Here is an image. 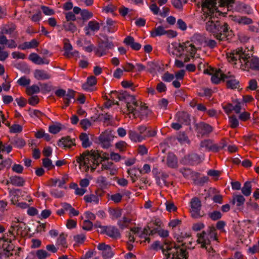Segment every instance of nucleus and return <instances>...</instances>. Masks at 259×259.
<instances>
[{
    "label": "nucleus",
    "instance_id": "28",
    "mask_svg": "<svg viewBox=\"0 0 259 259\" xmlns=\"http://www.w3.org/2000/svg\"><path fill=\"white\" fill-rule=\"evenodd\" d=\"M225 80L227 83V86L228 88L230 89H236L238 86V81L234 78V77L230 74V72H228L227 75H226Z\"/></svg>",
    "mask_w": 259,
    "mask_h": 259
},
{
    "label": "nucleus",
    "instance_id": "35",
    "mask_svg": "<svg viewBox=\"0 0 259 259\" xmlns=\"http://www.w3.org/2000/svg\"><path fill=\"white\" fill-rule=\"evenodd\" d=\"M74 140L71 139L69 137L62 138L59 140V145L64 147L70 148L72 146L74 145Z\"/></svg>",
    "mask_w": 259,
    "mask_h": 259
},
{
    "label": "nucleus",
    "instance_id": "30",
    "mask_svg": "<svg viewBox=\"0 0 259 259\" xmlns=\"http://www.w3.org/2000/svg\"><path fill=\"white\" fill-rule=\"evenodd\" d=\"M64 56L70 58L73 56H75L78 55V52L76 51H72L73 48L71 45L68 42H65L64 45Z\"/></svg>",
    "mask_w": 259,
    "mask_h": 259
},
{
    "label": "nucleus",
    "instance_id": "57",
    "mask_svg": "<svg viewBox=\"0 0 259 259\" xmlns=\"http://www.w3.org/2000/svg\"><path fill=\"white\" fill-rule=\"evenodd\" d=\"M42 164L43 166L48 170L51 169L54 167V165L52 164V160L47 158L42 159Z\"/></svg>",
    "mask_w": 259,
    "mask_h": 259
},
{
    "label": "nucleus",
    "instance_id": "6",
    "mask_svg": "<svg viewBox=\"0 0 259 259\" xmlns=\"http://www.w3.org/2000/svg\"><path fill=\"white\" fill-rule=\"evenodd\" d=\"M151 230L149 227H146L143 230L142 232L140 234V228L138 227H135L131 228L130 231L128 233L127 237L128 238V241L130 242H134L135 240V237H139L141 239L139 241L142 242H145L147 241L148 242H150V239L149 236L151 235V233L148 232L147 233L146 232V230Z\"/></svg>",
    "mask_w": 259,
    "mask_h": 259
},
{
    "label": "nucleus",
    "instance_id": "27",
    "mask_svg": "<svg viewBox=\"0 0 259 259\" xmlns=\"http://www.w3.org/2000/svg\"><path fill=\"white\" fill-rule=\"evenodd\" d=\"M34 76L37 80H46L51 77V75L44 70H35Z\"/></svg>",
    "mask_w": 259,
    "mask_h": 259
},
{
    "label": "nucleus",
    "instance_id": "36",
    "mask_svg": "<svg viewBox=\"0 0 259 259\" xmlns=\"http://www.w3.org/2000/svg\"><path fill=\"white\" fill-rule=\"evenodd\" d=\"M166 164L168 167L171 168H176L177 167V159L173 153H169L167 155Z\"/></svg>",
    "mask_w": 259,
    "mask_h": 259
},
{
    "label": "nucleus",
    "instance_id": "43",
    "mask_svg": "<svg viewBox=\"0 0 259 259\" xmlns=\"http://www.w3.org/2000/svg\"><path fill=\"white\" fill-rule=\"evenodd\" d=\"M84 200L86 202L93 203L95 204H98L99 202V196L94 194L85 195L84 196Z\"/></svg>",
    "mask_w": 259,
    "mask_h": 259
},
{
    "label": "nucleus",
    "instance_id": "13",
    "mask_svg": "<svg viewBox=\"0 0 259 259\" xmlns=\"http://www.w3.org/2000/svg\"><path fill=\"white\" fill-rule=\"evenodd\" d=\"M113 139L111 132L105 131L102 133L99 137V144L105 149H108L111 146V142Z\"/></svg>",
    "mask_w": 259,
    "mask_h": 259
},
{
    "label": "nucleus",
    "instance_id": "22",
    "mask_svg": "<svg viewBox=\"0 0 259 259\" xmlns=\"http://www.w3.org/2000/svg\"><path fill=\"white\" fill-rule=\"evenodd\" d=\"M183 161L185 164L194 165L199 163L200 159L197 154L192 153L186 156Z\"/></svg>",
    "mask_w": 259,
    "mask_h": 259
},
{
    "label": "nucleus",
    "instance_id": "21",
    "mask_svg": "<svg viewBox=\"0 0 259 259\" xmlns=\"http://www.w3.org/2000/svg\"><path fill=\"white\" fill-rule=\"evenodd\" d=\"M100 163L102 170H108L111 176L115 175L117 173L118 168L113 162L107 161L106 162H100Z\"/></svg>",
    "mask_w": 259,
    "mask_h": 259
},
{
    "label": "nucleus",
    "instance_id": "60",
    "mask_svg": "<svg viewBox=\"0 0 259 259\" xmlns=\"http://www.w3.org/2000/svg\"><path fill=\"white\" fill-rule=\"evenodd\" d=\"M67 237V235L65 234L64 233H62L60 235L59 238L57 240V242L59 244L62 245L63 247H66L67 246L66 245V238Z\"/></svg>",
    "mask_w": 259,
    "mask_h": 259
},
{
    "label": "nucleus",
    "instance_id": "5",
    "mask_svg": "<svg viewBox=\"0 0 259 259\" xmlns=\"http://www.w3.org/2000/svg\"><path fill=\"white\" fill-rule=\"evenodd\" d=\"M197 242L201 244V247L205 248L208 251L212 249L210 246L211 239L217 240V234L214 228H210L208 233L203 231L201 234H198Z\"/></svg>",
    "mask_w": 259,
    "mask_h": 259
},
{
    "label": "nucleus",
    "instance_id": "25",
    "mask_svg": "<svg viewBox=\"0 0 259 259\" xmlns=\"http://www.w3.org/2000/svg\"><path fill=\"white\" fill-rule=\"evenodd\" d=\"M29 59L32 62L38 65L48 64L49 63L48 60L41 58L36 53H31L29 56Z\"/></svg>",
    "mask_w": 259,
    "mask_h": 259
},
{
    "label": "nucleus",
    "instance_id": "18",
    "mask_svg": "<svg viewBox=\"0 0 259 259\" xmlns=\"http://www.w3.org/2000/svg\"><path fill=\"white\" fill-rule=\"evenodd\" d=\"M97 247L98 250L102 251V255L105 258H111L114 254L111 246L105 243H99Z\"/></svg>",
    "mask_w": 259,
    "mask_h": 259
},
{
    "label": "nucleus",
    "instance_id": "4",
    "mask_svg": "<svg viewBox=\"0 0 259 259\" xmlns=\"http://www.w3.org/2000/svg\"><path fill=\"white\" fill-rule=\"evenodd\" d=\"M113 102L117 101L118 99L119 101H124L126 103V110L133 111L136 108V99L133 96H130L126 93H118L116 91L111 92L110 97Z\"/></svg>",
    "mask_w": 259,
    "mask_h": 259
},
{
    "label": "nucleus",
    "instance_id": "17",
    "mask_svg": "<svg viewBox=\"0 0 259 259\" xmlns=\"http://www.w3.org/2000/svg\"><path fill=\"white\" fill-rule=\"evenodd\" d=\"M102 234H106L109 237L113 239H117L120 237V233L116 227L113 226H106L102 227Z\"/></svg>",
    "mask_w": 259,
    "mask_h": 259
},
{
    "label": "nucleus",
    "instance_id": "44",
    "mask_svg": "<svg viewBox=\"0 0 259 259\" xmlns=\"http://www.w3.org/2000/svg\"><path fill=\"white\" fill-rule=\"evenodd\" d=\"M251 187L252 185L250 182H246L241 188L242 194L245 196H249L251 192Z\"/></svg>",
    "mask_w": 259,
    "mask_h": 259
},
{
    "label": "nucleus",
    "instance_id": "8",
    "mask_svg": "<svg viewBox=\"0 0 259 259\" xmlns=\"http://www.w3.org/2000/svg\"><path fill=\"white\" fill-rule=\"evenodd\" d=\"M146 132V127L140 125L137 127V131L130 130L128 132L129 138L134 142H141L145 140V133Z\"/></svg>",
    "mask_w": 259,
    "mask_h": 259
},
{
    "label": "nucleus",
    "instance_id": "14",
    "mask_svg": "<svg viewBox=\"0 0 259 259\" xmlns=\"http://www.w3.org/2000/svg\"><path fill=\"white\" fill-rule=\"evenodd\" d=\"M201 201L196 197L193 198L191 201V212L192 217L197 218L202 217L201 213Z\"/></svg>",
    "mask_w": 259,
    "mask_h": 259
},
{
    "label": "nucleus",
    "instance_id": "34",
    "mask_svg": "<svg viewBox=\"0 0 259 259\" xmlns=\"http://www.w3.org/2000/svg\"><path fill=\"white\" fill-rule=\"evenodd\" d=\"M200 147L205 148L207 151L215 152L214 143L210 140H205L202 141L200 143Z\"/></svg>",
    "mask_w": 259,
    "mask_h": 259
},
{
    "label": "nucleus",
    "instance_id": "31",
    "mask_svg": "<svg viewBox=\"0 0 259 259\" xmlns=\"http://www.w3.org/2000/svg\"><path fill=\"white\" fill-rule=\"evenodd\" d=\"M25 182V181L23 178L16 176L11 177L8 181V183H10L13 185L18 187L23 186Z\"/></svg>",
    "mask_w": 259,
    "mask_h": 259
},
{
    "label": "nucleus",
    "instance_id": "52",
    "mask_svg": "<svg viewBox=\"0 0 259 259\" xmlns=\"http://www.w3.org/2000/svg\"><path fill=\"white\" fill-rule=\"evenodd\" d=\"M17 83L21 86H26L30 83V79L27 77L24 76L18 80Z\"/></svg>",
    "mask_w": 259,
    "mask_h": 259
},
{
    "label": "nucleus",
    "instance_id": "33",
    "mask_svg": "<svg viewBox=\"0 0 259 259\" xmlns=\"http://www.w3.org/2000/svg\"><path fill=\"white\" fill-rule=\"evenodd\" d=\"M100 25L96 21H90L88 24V26L85 27V33L87 35H90L89 30L92 31H97L100 29Z\"/></svg>",
    "mask_w": 259,
    "mask_h": 259
},
{
    "label": "nucleus",
    "instance_id": "20",
    "mask_svg": "<svg viewBox=\"0 0 259 259\" xmlns=\"http://www.w3.org/2000/svg\"><path fill=\"white\" fill-rule=\"evenodd\" d=\"M195 126L198 134L201 135L208 134L212 131V127L204 122L196 123Z\"/></svg>",
    "mask_w": 259,
    "mask_h": 259
},
{
    "label": "nucleus",
    "instance_id": "48",
    "mask_svg": "<svg viewBox=\"0 0 259 259\" xmlns=\"http://www.w3.org/2000/svg\"><path fill=\"white\" fill-rule=\"evenodd\" d=\"M63 26L66 31H71L72 33L74 32L77 29L76 26L72 22H65Z\"/></svg>",
    "mask_w": 259,
    "mask_h": 259
},
{
    "label": "nucleus",
    "instance_id": "55",
    "mask_svg": "<svg viewBox=\"0 0 259 259\" xmlns=\"http://www.w3.org/2000/svg\"><path fill=\"white\" fill-rule=\"evenodd\" d=\"M229 123L230 124V126L232 128H236L239 125V121L236 117L234 115H232L229 117Z\"/></svg>",
    "mask_w": 259,
    "mask_h": 259
},
{
    "label": "nucleus",
    "instance_id": "2",
    "mask_svg": "<svg viewBox=\"0 0 259 259\" xmlns=\"http://www.w3.org/2000/svg\"><path fill=\"white\" fill-rule=\"evenodd\" d=\"M249 50L238 48L227 55L228 60L235 65L239 64L243 70H259V58L252 56Z\"/></svg>",
    "mask_w": 259,
    "mask_h": 259
},
{
    "label": "nucleus",
    "instance_id": "54",
    "mask_svg": "<svg viewBox=\"0 0 259 259\" xmlns=\"http://www.w3.org/2000/svg\"><path fill=\"white\" fill-rule=\"evenodd\" d=\"M5 231V228L3 226L0 225V243L9 242L8 240V237L7 236V234H3V232Z\"/></svg>",
    "mask_w": 259,
    "mask_h": 259
},
{
    "label": "nucleus",
    "instance_id": "56",
    "mask_svg": "<svg viewBox=\"0 0 259 259\" xmlns=\"http://www.w3.org/2000/svg\"><path fill=\"white\" fill-rule=\"evenodd\" d=\"M85 239V235L83 234H80L74 235L73 236L74 241L77 244L82 243Z\"/></svg>",
    "mask_w": 259,
    "mask_h": 259
},
{
    "label": "nucleus",
    "instance_id": "42",
    "mask_svg": "<svg viewBox=\"0 0 259 259\" xmlns=\"http://www.w3.org/2000/svg\"><path fill=\"white\" fill-rule=\"evenodd\" d=\"M79 139L81 141V145L83 148H88L91 145L88 135L85 133H81L79 136Z\"/></svg>",
    "mask_w": 259,
    "mask_h": 259
},
{
    "label": "nucleus",
    "instance_id": "62",
    "mask_svg": "<svg viewBox=\"0 0 259 259\" xmlns=\"http://www.w3.org/2000/svg\"><path fill=\"white\" fill-rule=\"evenodd\" d=\"M93 226V223L89 220H84L82 225V229L85 230H91Z\"/></svg>",
    "mask_w": 259,
    "mask_h": 259
},
{
    "label": "nucleus",
    "instance_id": "15",
    "mask_svg": "<svg viewBox=\"0 0 259 259\" xmlns=\"http://www.w3.org/2000/svg\"><path fill=\"white\" fill-rule=\"evenodd\" d=\"M184 47L185 52L184 62L186 63L189 62L191 58H193L194 57L197 49L190 41L184 42Z\"/></svg>",
    "mask_w": 259,
    "mask_h": 259
},
{
    "label": "nucleus",
    "instance_id": "51",
    "mask_svg": "<svg viewBox=\"0 0 259 259\" xmlns=\"http://www.w3.org/2000/svg\"><path fill=\"white\" fill-rule=\"evenodd\" d=\"M232 104L233 107V110L236 113H239L241 109V102L238 100H236L233 102Z\"/></svg>",
    "mask_w": 259,
    "mask_h": 259
},
{
    "label": "nucleus",
    "instance_id": "11",
    "mask_svg": "<svg viewBox=\"0 0 259 259\" xmlns=\"http://www.w3.org/2000/svg\"><path fill=\"white\" fill-rule=\"evenodd\" d=\"M14 246L8 242L0 243V259H6L13 255Z\"/></svg>",
    "mask_w": 259,
    "mask_h": 259
},
{
    "label": "nucleus",
    "instance_id": "41",
    "mask_svg": "<svg viewBox=\"0 0 259 259\" xmlns=\"http://www.w3.org/2000/svg\"><path fill=\"white\" fill-rule=\"evenodd\" d=\"M74 97V92L71 90H68L67 92H65V95L64 96L63 100L65 106H69L70 101Z\"/></svg>",
    "mask_w": 259,
    "mask_h": 259
},
{
    "label": "nucleus",
    "instance_id": "45",
    "mask_svg": "<svg viewBox=\"0 0 259 259\" xmlns=\"http://www.w3.org/2000/svg\"><path fill=\"white\" fill-rule=\"evenodd\" d=\"M109 213L112 220H115L121 216L122 210L120 209L110 208Z\"/></svg>",
    "mask_w": 259,
    "mask_h": 259
},
{
    "label": "nucleus",
    "instance_id": "46",
    "mask_svg": "<svg viewBox=\"0 0 259 259\" xmlns=\"http://www.w3.org/2000/svg\"><path fill=\"white\" fill-rule=\"evenodd\" d=\"M245 202L244 197L241 195H234L232 202L233 204H236L237 206H240L244 204Z\"/></svg>",
    "mask_w": 259,
    "mask_h": 259
},
{
    "label": "nucleus",
    "instance_id": "47",
    "mask_svg": "<svg viewBox=\"0 0 259 259\" xmlns=\"http://www.w3.org/2000/svg\"><path fill=\"white\" fill-rule=\"evenodd\" d=\"M130 222V219L123 217L121 219L118 220L117 225L121 229L123 230L127 227Z\"/></svg>",
    "mask_w": 259,
    "mask_h": 259
},
{
    "label": "nucleus",
    "instance_id": "12",
    "mask_svg": "<svg viewBox=\"0 0 259 259\" xmlns=\"http://www.w3.org/2000/svg\"><path fill=\"white\" fill-rule=\"evenodd\" d=\"M136 104L137 106H136V108H134L135 109L133 110V111H127L128 113L133 114L134 117L140 116L141 119H144L147 116L149 112L147 107L145 105H142V103H139L136 100Z\"/></svg>",
    "mask_w": 259,
    "mask_h": 259
},
{
    "label": "nucleus",
    "instance_id": "61",
    "mask_svg": "<svg viewBox=\"0 0 259 259\" xmlns=\"http://www.w3.org/2000/svg\"><path fill=\"white\" fill-rule=\"evenodd\" d=\"M246 206L247 208L250 210L254 211L259 210V206L255 202H253L250 201L246 203Z\"/></svg>",
    "mask_w": 259,
    "mask_h": 259
},
{
    "label": "nucleus",
    "instance_id": "49",
    "mask_svg": "<svg viewBox=\"0 0 259 259\" xmlns=\"http://www.w3.org/2000/svg\"><path fill=\"white\" fill-rule=\"evenodd\" d=\"M39 91V87L35 84L28 87L26 90L27 93L29 95L38 93Z\"/></svg>",
    "mask_w": 259,
    "mask_h": 259
},
{
    "label": "nucleus",
    "instance_id": "19",
    "mask_svg": "<svg viewBox=\"0 0 259 259\" xmlns=\"http://www.w3.org/2000/svg\"><path fill=\"white\" fill-rule=\"evenodd\" d=\"M229 17L231 20L239 25H250L253 22L251 19L246 16L231 15L229 16Z\"/></svg>",
    "mask_w": 259,
    "mask_h": 259
},
{
    "label": "nucleus",
    "instance_id": "40",
    "mask_svg": "<svg viewBox=\"0 0 259 259\" xmlns=\"http://www.w3.org/2000/svg\"><path fill=\"white\" fill-rule=\"evenodd\" d=\"M165 30L163 27L159 26L155 28L150 31V35L152 37H155L157 36H161L165 34Z\"/></svg>",
    "mask_w": 259,
    "mask_h": 259
},
{
    "label": "nucleus",
    "instance_id": "58",
    "mask_svg": "<svg viewBox=\"0 0 259 259\" xmlns=\"http://www.w3.org/2000/svg\"><path fill=\"white\" fill-rule=\"evenodd\" d=\"M79 123L81 127L85 131L90 127L92 125L91 121L88 119H83L81 120Z\"/></svg>",
    "mask_w": 259,
    "mask_h": 259
},
{
    "label": "nucleus",
    "instance_id": "38",
    "mask_svg": "<svg viewBox=\"0 0 259 259\" xmlns=\"http://www.w3.org/2000/svg\"><path fill=\"white\" fill-rule=\"evenodd\" d=\"M163 224L161 219L157 217H154L147 227H149L150 229H152V228L163 227Z\"/></svg>",
    "mask_w": 259,
    "mask_h": 259
},
{
    "label": "nucleus",
    "instance_id": "50",
    "mask_svg": "<svg viewBox=\"0 0 259 259\" xmlns=\"http://www.w3.org/2000/svg\"><path fill=\"white\" fill-rule=\"evenodd\" d=\"M20 190H17L11 193V201L13 204H16L19 201V194Z\"/></svg>",
    "mask_w": 259,
    "mask_h": 259
},
{
    "label": "nucleus",
    "instance_id": "53",
    "mask_svg": "<svg viewBox=\"0 0 259 259\" xmlns=\"http://www.w3.org/2000/svg\"><path fill=\"white\" fill-rule=\"evenodd\" d=\"M10 128V131L13 133H20L22 131V126L19 124H14L12 125L10 124V126H8Z\"/></svg>",
    "mask_w": 259,
    "mask_h": 259
},
{
    "label": "nucleus",
    "instance_id": "29",
    "mask_svg": "<svg viewBox=\"0 0 259 259\" xmlns=\"http://www.w3.org/2000/svg\"><path fill=\"white\" fill-rule=\"evenodd\" d=\"M176 120L182 124H188L190 122L189 114L185 112H179L176 115Z\"/></svg>",
    "mask_w": 259,
    "mask_h": 259
},
{
    "label": "nucleus",
    "instance_id": "37",
    "mask_svg": "<svg viewBox=\"0 0 259 259\" xmlns=\"http://www.w3.org/2000/svg\"><path fill=\"white\" fill-rule=\"evenodd\" d=\"M174 47V54H175L177 56H184V43H175L172 44Z\"/></svg>",
    "mask_w": 259,
    "mask_h": 259
},
{
    "label": "nucleus",
    "instance_id": "26",
    "mask_svg": "<svg viewBox=\"0 0 259 259\" xmlns=\"http://www.w3.org/2000/svg\"><path fill=\"white\" fill-rule=\"evenodd\" d=\"M123 42L135 51H138L141 48V45L139 43L136 42L134 38L132 36H128L125 38Z\"/></svg>",
    "mask_w": 259,
    "mask_h": 259
},
{
    "label": "nucleus",
    "instance_id": "7",
    "mask_svg": "<svg viewBox=\"0 0 259 259\" xmlns=\"http://www.w3.org/2000/svg\"><path fill=\"white\" fill-rule=\"evenodd\" d=\"M177 246L175 243L165 240L163 244H161L159 241H155L152 245V248L153 249H161L163 254L165 256L169 255L170 253H174L177 251V249L179 248Z\"/></svg>",
    "mask_w": 259,
    "mask_h": 259
},
{
    "label": "nucleus",
    "instance_id": "9",
    "mask_svg": "<svg viewBox=\"0 0 259 259\" xmlns=\"http://www.w3.org/2000/svg\"><path fill=\"white\" fill-rule=\"evenodd\" d=\"M16 221H13L12 224L7 233V236L8 237L9 243H11V240L14 239L17 235L21 234V229L22 228V224L19 223L17 219H15Z\"/></svg>",
    "mask_w": 259,
    "mask_h": 259
},
{
    "label": "nucleus",
    "instance_id": "10",
    "mask_svg": "<svg viewBox=\"0 0 259 259\" xmlns=\"http://www.w3.org/2000/svg\"><path fill=\"white\" fill-rule=\"evenodd\" d=\"M203 72L205 74L211 75V81L215 84L219 83L221 80L225 81L226 75H227V74H223L220 70H215L211 67L205 69Z\"/></svg>",
    "mask_w": 259,
    "mask_h": 259
},
{
    "label": "nucleus",
    "instance_id": "16",
    "mask_svg": "<svg viewBox=\"0 0 259 259\" xmlns=\"http://www.w3.org/2000/svg\"><path fill=\"white\" fill-rule=\"evenodd\" d=\"M114 47V46L111 41H103L99 44L96 51V54L99 57L103 56L107 54L108 50L113 49Z\"/></svg>",
    "mask_w": 259,
    "mask_h": 259
},
{
    "label": "nucleus",
    "instance_id": "64",
    "mask_svg": "<svg viewBox=\"0 0 259 259\" xmlns=\"http://www.w3.org/2000/svg\"><path fill=\"white\" fill-rule=\"evenodd\" d=\"M50 254L44 250L40 249L37 251L36 255L39 259H45Z\"/></svg>",
    "mask_w": 259,
    "mask_h": 259
},
{
    "label": "nucleus",
    "instance_id": "63",
    "mask_svg": "<svg viewBox=\"0 0 259 259\" xmlns=\"http://www.w3.org/2000/svg\"><path fill=\"white\" fill-rule=\"evenodd\" d=\"M81 16L83 20H88L93 17V14L87 10H83L81 12Z\"/></svg>",
    "mask_w": 259,
    "mask_h": 259
},
{
    "label": "nucleus",
    "instance_id": "39",
    "mask_svg": "<svg viewBox=\"0 0 259 259\" xmlns=\"http://www.w3.org/2000/svg\"><path fill=\"white\" fill-rule=\"evenodd\" d=\"M203 41V37L198 34L194 35L192 38V45L197 50L200 48L201 44Z\"/></svg>",
    "mask_w": 259,
    "mask_h": 259
},
{
    "label": "nucleus",
    "instance_id": "1",
    "mask_svg": "<svg viewBox=\"0 0 259 259\" xmlns=\"http://www.w3.org/2000/svg\"><path fill=\"white\" fill-rule=\"evenodd\" d=\"M234 0H202V10L204 17L205 29L213 34L219 42L228 40V25L222 23L216 18L218 14L220 15L217 5L221 7L227 6L228 9L232 7Z\"/></svg>",
    "mask_w": 259,
    "mask_h": 259
},
{
    "label": "nucleus",
    "instance_id": "59",
    "mask_svg": "<svg viewBox=\"0 0 259 259\" xmlns=\"http://www.w3.org/2000/svg\"><path fill=\"white\" fill-rule=\"evenodd\" d=\"M183 2L184 3H186V0H172V4L175 8L178 9H181L183 7Z\"/></svg>",
    "mask_w": 259,
    "mask_h": 259
},
{
    "label": "nucleus",
    "instance_id": "23",
    "mask_svg": "<svg viewBox=\"0 0 259 259\" xmlns=\"http://www.w3.org/2000/svg\"><path fill=\"white\" fill-rule=\"evenodd\" d=\"M146 232L147 233L150 232L151 233V235L157 234L160 237L162 238H166L169 235V232L165 229L160 228H152L151 230L148 229L146 230Z\"/></svg>",
    "mask_w": 259,
    "mask_h": 259
},
{
    "label": "nucleus",
    "instance_id": "24",
    "mask_svg": "<svg viewBox=\"0 0 259 259\" xmlns=\"http://www.w3.org/2000/svg\"><path fill=\"white\" fill-rule=\"evenodd\" d=\"M97 83V79L96 77L91 76L88 78L87 82L82 85V89L86 91H92L93 86Z\"/></svg>",
    "mask_w": 259,
    "mask_h": 259
},
{
    "label": "nucleus",
    "instance_id": "32",
    "mask_svg": "<svg viewBox=\"0 0 259 259\" xmlns=\"http://www.w3.org/2000/svg\"><path fill=\"white\" fill-rule=\"evenodd\" d=\"M38 45V42L35 39H33L30 41H26L18 46V49L21 50H26L32 48H35Z\"/></svg>",
    "mask_w": 259,
    "mask_h": 259
},
{
    "label": "nucleus",
    "instance_id": "3",
    "mask_svg": "<svg viewBox=\"0 0 259 259\" xmlns=\"http://www.w3.org/2000/svg\"><path fill=\"white\" fill-rule=\"evenodd\" d=\"M109 158V154L107 153L87 150L76 156V160L81 170L93 172L101 164L100 162H106Z\"/></svg>",
    "mask_w": 259,
    "mask_h": 259
}]
</instances>
